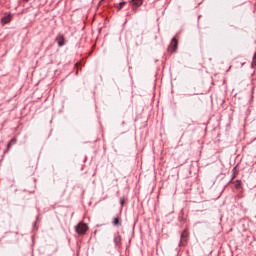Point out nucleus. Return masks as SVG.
I'll return each instance as SVG.
<instances>
[{"label":"nucleus","instance_id":"nucleus-1","mask_svg":"<svg viewBox=\"0 0 256 256\" xmlns=\"http://www.w3.org/2000/svg\"><path fill=\"white\" fill-rule=\"evenodd\" d=\"M88 230H89V226H87V224L83 222H80L76 226V233H78V235H85V233H87Z\"/></svg>","mask_w":256,"mask_h":256},{"label":"nucleus","instance_id":"nucleus-2","mask_svg":"<svg viewBox=\"0 0 256 256\" xmlns=\"http://www.w3.org/2000/svg\"><path fill=\"white\" fill-rule=\"evenodd\" d=\"M188 239H189V232L187 230H184L181 234L180 245L182 246L187 245Z\"/></svg>","mask_w":256,"mask_h":256},{"label":"nucleus","instance_id":"nucleus-4","mask_svg":"<svg viewBox=\"0 0 256 256\" xmlns=\"http://www.w3.org/2000/svg\"><path fill=\"white\" fill-rule=\"evenodd\" d=\"M131 3L133 5L132 10L135 12L137 11V7H141V5H143V0H132Z\"/></svg>","mask_w":256,"mask_h":256},{"label":"nucleus","instance_id":"nucleus-3","mask_svg":"<svg viewBox=\"0 0 256 256\" xmlns=\"http://www.w3.org/2000/svg\"><path fill=\"white\" fill-rule=\"evenodd\" d=\"M177 39L173 38L169 47H168V51L169 53H175V51H177Z\"/></svg>","mask_w":256,"mask_h":256},{"label":"nucleus","instance_id":"nucleus-7","mask_svg":"<svg viewBox=\"0 0 256 256\" xmlns=\"http://www.w3.org/2000/svg\"><path fill=\"white\" fill-rule=\"evenodd\" d=\"M127 5V2H120L119 4L116 5L118 11H121L122 7H125Z\"/></svg>","mask_w":256,"mask_h":256},{"label":"nucleus","instance_id":"nucleus-10","mask_svg":"<svg viewBox=\"0 0 256 256\" xmlns=\"http://www.w3.org/2000/svg\"><path fill=\"white\" fill-rule=\"evenodd\" d=\"M10 143H11L12 145H15V143H17V138H13V139L10 141Z\"/></svg>","mask_w":256,"mask_h":256},{"label":"nucleus","instance_id":"nucleus-8","mask_svg":"<svg viewBox=\"0 0 256 256\" xmlns=\"http://www.w3.org/2000/svg\"><path fill=\"white\" fill-rule=\"evenodd\" d=\"M3 23H9V21H11V16H5L3 19H2Z\"/></svg>","mask_w":256,"mask_h":256},{"label":"nucleus","instance_id":"nucleus-5","mask_svg":"<svg viewBox=\"0 0 256 256\" xmlns=\"http://www.w3.org/2000/svg\"><path fill=\"white\" fill-rule=\"evenodd\" d=\"M56 41H58L59 47H63V45H65V38H63V36H58Z\"/></svg>","mask_w":256,"mask_h":256},{"label":"nucleus","instance_id":"nucleus-11","mask_svg":"<svg viewBox=\"0 0 256 256\" xmlns=\"http://www.w3.org/2000/svg\"><path fill=\"white\" fill-rule=\"evenodd\" d=\"M11 145H13V144H11V142H9L8 145H7V150L6 151H9V149H11Z\"/></svg>","mask_w":256,"mask_h":256},{"label":"nucleus","instance_id":"nucleus-13","mask_svg":"<svg viewBox=\"0 0 256 256\" xmlns=\"http://www.w3.org/2000/svg\"><path fill=\"white\" fill-rule=\"evenodd\" d=\"M79 65H81V63H76V67H79Z\"/></svg>","mask_w":256,"mask_h":256},{"label":"nucleus","instance_id":"nucleus-6","mask_svg":"<svg viewBox=\"0 0 256 256\" xmlns=\"http://www.w3.org/2000/svg\"><path fill=\"white\" fill-rule=\"evenodd\" d=\"M113 225H115V227H121V218H114Z\"/></svg>","mask_w":256,"mask_h":256},{"label":"nucleus","instance_id":"nucleus-12","mask_svg":"<svg viewBox=\"0 0 256 256\" xmlns=\"http://www.w3.org/2000/svg\"><path fill=\"white\" fill-rule=\"evenodd\" d=\"M125 204V200H121V205H124Z\"/></svg>","mask_w":256,"mask_h":256},{"label":"nucleus","instance_id":"nucleus-9","mask_svg":"<svg viewBox=\"0 0 256 256\" xmlns=\"http://www.w3.org/2000/svg\"><path fill=\"white\" fill-rule=\"evenodd\" d=\"M114 241H115L116 245H119V243L121 242V237H116L114 239Z\"/></svg>","mask_w":256,"mask_h":256}]
</instances>
